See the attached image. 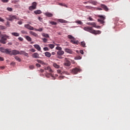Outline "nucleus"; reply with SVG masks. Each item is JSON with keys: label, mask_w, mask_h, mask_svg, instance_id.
<instances>
[{"label": "nucleus", "mask_w": 130, "mask_h": 130, "mask_svg": "<svg viewBox=\"0 0 130 130\" xmlns=\"http://www.w3.org/2000/svg\"><path fill=\"white\" fill-rule=\"evenodd\" d=\"M84 30L87 32H89L90 33H92V34H94L95 35H97V34H101V31L95 30L93 29L92 27H85L84 28Z\"/></svg>", "instance_id": "nucleus-1"}, {"label": "nucleus", "mask_w": 130, "mask_h": 130, "mask_svg": "<svg viewBox=\"0 0 130 130\" xmlns=\"http://www.w3.org/2000/svg\"><path fill=\"white\" fill-rule=\"evenodd\" d=\"M68 37L71 40L70 42L72 43V44H79V41H76L75 38L73 37V36L69 35Z\"/></svg>", "instance_id": "nucleus-2"}, {"label": "nucleus", "mask_w": 130, "mask_h": 130, "mask_svg": "<svg viewBox=\"0 0 130 130\" xmlns=\"http://www.w3.org/2000/svg\"><path fill=\"white\" fill-rule=\"evenodd\" d=\"M98 18H100V19L98 20V22H99V23H100V24H102L103 25H104V23H105V21H104V20H105L106 19L105 16L98 15Z\"/></svg>", "instance_id": "nucleus-3"}, {"label": "nucleus", "mask_w": 130, "mask_h": 130, "mask_svg": "<svg viewBox=\"0 0 130 130\" xmlns=\"http://www.w3.org/2000/svg\"><path fill=\"white\" fill-rule=\"evenodd\" d=\"M9 54L10 55H17V54H20V51L16 50H11V49H9Z\"/></svg>", "instance_id": "nucleus-4"}, {"label": "nucleus", "mask_w": 130, "mask_h": 130, "mask_svg": "<svg viewBox=\"0 0 130 130\" xmlns=\"http://www.w3.org/2000/svg\"><path fill=\"white\" fill-rule=\"evenodd\" d=\"M0 51L3 53H6V54H9L10 49H5L3 47H0Z\"/></svg>", "instance_id": "nucleus-5"}, {"label": "nucleus", "mask_w": 130, "mask_h": 130, "mask_svg": "<svg viewBox=\"0 0 130 130\" xmlns=\"http://www.w3.org/2000/svg\"><path fill=\"white\" fill-rule=\"evenodd\" d=\"M81 72V69L79 68H74L72 69V73H73L74 75H76L78 73H80Z\"/></svg>", "instance_id": "nucleus-6"}, {"label": "nucleus", "mask_w": 130, "mask_h": 130, "mask_svg": "<svg viewBox=\"0 0 130 130\" xmlns=\"http://www.w3.org/2000/svg\"><path fill=\"white\" fill-rule=\"evenodd\" d=\"M7 38L2 37L1 39H0V43H2V44H6L7 43Z\"/></svg>", "instance_id": "nucleus-7"}, {"label": "nucleus", "mask_w": 130, "mask_h": 130, "mask_svg": "<svg viewBox=\"0 0 130 130\" xmlns=\"http://www.w3.org/2000/svg\"><path fill=\"white\" fill-rule=\"evenodd\" d=\"M17 19V16L16 15H10L9 18L8 19L9 21H13L14 20Z\"/></svg>", "instance_id": "nucleus-8"}, {"label": "nucleus", "mask_w": 130, "mask_h": 130, "mask_svg": "<svg viewBox=\"0 0 130 130\" xmlns=\"http://www.w3.org/2000/svg\"><path fill=\"white\" fill-rule=\"evenodd\" d=\"M32 57L33 58H40V56H39V54L38 53H35L31 55Z\"/></svg>", "instance_id": "nucleus-9"}, {"label": "nucleus", "mask_w": 130, "mask_h": 130, "mask_svg": "<svg viewBox=\"0 0 130 130\" xmlns=\"http://www.w3.org/2000/svg\"><path fill=\"white\" fill-rule=\"evenodd\" d=\"M44 70L45 71H48V72H49V73H53V70H52V69H51V68H50V66L45 67Z\"/></svg>", "instance_id": "nucleus-10"}, {"label": "nucleus", "mask_w": 130, "mask_h": 130, "mask_svg": "<svg viewBox=\"0 0 130 130\" xmlns=\"http://www.w3.org/2000/svg\"><path fill=\"white\" fill-rule=\"evenodd\" d=\"M24 27L28 30H34V27H33V26H31V25H29V24L24 25Z\"/></svg>", "instance_id": "nucleus-11"}, {"label": "nucleus", "mask_w": 130, "mask_h": 130, "mask_svg": "<svg viewBox=\"0 0 130 130\" xmlns=\"http://www.w3.org/2000/svg\"><path fill=\"white\" fill-rule=\"evenodd\" d=\"M19 54H20V55L23 54V55H24L25 56H26L27 57H29V54H28L27 53H26L25 52V51H20L19 52Z\"/></svg>", "instance_id": "nucleus-12"}, {"label": "nucleus", "mask_w": 130, "mask_h": 130, "mask_svg": "<svg viewBox=\"0 0 130 130\" xmlns=\"http://www.w3.org/2000/svg\"><path fill=\"white\" fill-rule=\"evenodd\" d=\"M50 76H51V77H52L53 80H55V77H54V76H53V74H52V73H50L46 74V77L47 78H49Z\"/></svg>", "instance_id": "nucleus-13"}, {"label": "nucleus", "mask_w": 130, "mask_h": 130, "mask_svg": "<svg viewBox=\"0 0 130 130\" xmlns=\"http://www.w3.org/2000/svg\"><path fill=\"white\" fill-rule=\"evenodd\" d=\"M35 48H36V49H37V50H38V51H40V50H41V47H40V46L38 44H35L34 45Z\"/></svg>", "instance_id": "nucleus-14"}, {"label": "nucleus", "mask_w": 130, "mask_h": 130, "mask_svg": "<svg viewBox=\"0 0 130 130\" xmlns=\"http://www.w3.org/2000/svg\"><path fill=\"white\" fill-rule=\"evenodd\" d=\"M64 50H65V52H67V53H70V54H73V50H72V49H71L66 48Z\"/></svg>", "instance_id": "nucleus-15"}, {"label": "nucleus", "mask_w": 130, "mask_h": 130, "mask_svg": "<svg viewBox=\"0 0 130 130\" xmlns=\"http://www.w3.org/2000/svg\"><path fill=\"white\" fill-rule=\"evenodd\" d=\"M57 55H60V56L63 55V54H64V52L61 50L57 52Z\"/></svg>", "instance_id": "nucleus-16"}, {"label": "nucleus", "mask_w": 130, "mask_h": 130, "mask_svg": "<svg viewBox=\"0 0 130 130\" xmlns=\"http://www.w3.org/2000/svg\"><path fill=\"white\" fill-rule=\"evenodd\" d=\"M64 66H66V67H70V66H71V62L70 61L67 60L64 62Z\"/></svg>", "instance_id": "nucleus-17"}, {"label": "nucleus", "mask_w": 130, "mask_h": 130, "mask_svg": "<svg viewBox=\"0 0 130 130\" xmlns=\"http://www.w3.org/2000/svg\"><path fill=\"white\" fill-rule=\"evenodd\" d=\"M101 8H102V9H103L106 12H108V11L109 10L108 9V8L107 7V6H105V5L102 4L101 5Z\"/></svg>", "instance_id": "nucleus-18"}, {"label": "nucleus", "mask_w": 130, "mask_h": 130, "mask_svg": "<svg viewBox=\"0 0 130 130\" xmlns=\"http://www.w3.org/2000/svg\"><path fill=\"white\" fill-rule=\"evenodd\" d=\"M29 34H30V35L35 36V37H37L38 36V35L36 32L32 31H30Z\"/></svg>", "instance_id": "nucleus-19"}, {"label": "nucleus", "mask_w": 130, "mask_h": 130, "mask_svg": "<svg viewBox=\"0 0 130 130\" xmlns=\"http://www.w3.org/2000/svg\"><path fill=\"white\" fill-rule=\"evenodd\" d=\"M45 56H46V57H50L51 56V53L49 52H45Z\"/></svg>", "instance_id": "nucleus-20"}, {"label": "nucleus", "mask_w": 130, "mask_h": 130, "mask_svg": "<svg viewBox=\"0 0 130 130\" xmlns=\"http://www.w3.org/2000/svg\"><path fill=\"white\" fill-rule=\"evenodd\" d=\"M34 13L36 15H40V14H42V12H41L40 10H36L34 11Z\"/></svg>", "instance_id": "nucleus-21"}, {"label": "nucleus", "mask_w": 130, "mask_h": 130, "mask_svg": "<svg viewBox=\"0 0 130 130\" xmlns=\"http://www.w3.org/2000/svg\"><path fill=\"white\" fill-rule=\"evenodd\" d=\"M45 15L47 17H52V16H53V14H52V13H49V12L45 13Z\"/></svg>", "instance_id": "nucleus-22"}, {"label": "nucleus", "mask_w": 130, "mask_h": 130, "mask_svg": "<svg viewBox=\"0 0 130 130\" xmlns=\"http://www.w3.org/2000/svg\"><path fill=\"white\" fill-rule=\"evenodd\" d=\"M11 35L15 37H18V36H20V34L18 32H11Z\"/></svg>", "instance_id": "nucleus-23"}, {"label": "nucleus", "mask_w": 130, "mask_h": 130, "mask_svg": "<svg viewBox=\"0 0 130 130\" xmlns=\"http://www.w3.org/2000/svg\"><path fill=\"white\" fill-rule=\"evenodd\" d=\"M53 67H54V68L55 69H59V65L57 64L56 63H54L53 64Z\"/></svg>", "instance_id": "nucleus-24"}, {"label": "nucleus", "mask_w": 130, "mask_h": 130, "mask_svg": "<svg viewBox=\"0 0 130 130\" xmlns=\"http://www.w3.org/2000/svg\"><path fill=\"white\" fill-rule=\"evenodd\" d=\"M37 62H38L39 63H41V64H45V63L44 62V61L40 60V59H37Z\"/></svg>", "instance_id": "nucleus-25"}, {"label": "nucleus", "mask_w": 130, "mask_h": 130, "mask_svg": "<svg viewBox=\"0 0 130 130\" xmlns=\"http://www.w3.org/2000/svg\"><path fill=\"white\" fill-rule=\"evenodd\" d=\"M25 39H26V40H27V41H29V42L32 41V39L31 38V37L28 36H25Z\"/></svg>", "instance_id": "nucleus-26"}, {"label": "nucleus", "mask_w": 130, "mask_h": 130, "mask_svg": "<svg viewBox=\"0 0 130 130\" xmlns=\"http://www.w3.org/2000/svg\"><path fill=\"white\" fill-rule=\"evenodd\" d=\"M87 25H90V26H93V27L95 26V24H96V23L95 22H87L86 23Z\"/></svg>", "instance_id": "nucleus-27"}, {"label": "nucleus", "mask_w": 130, "mask_h": 130, "mask_svg": "<svg viewBox=\"0 0 130 130\" xmlns=\"http://www.w3.org/2000/svg\"><path fill=\"white\" fill-rule=\"evenodd\" d=\"M14 58L16 59V60H17V61H19V62H21V58H20V57H19V56H16Z\"/></svg>", "instance_id": "nucleus-28"}, {"label": "nucleus", "mask_w": 130, "mask_h": 130, "mask_svg": "<svg viewBox=\"0 0 130 130\" xmlns=\"http://www.w3.org/2000/svg\"><path fill=\"white\" fill-rule=\"evenodd\" d=\"M80 45L82 47H86V43L84 41L81 42Z\"/></svg>", "instance_id": "nucleus-29"}, {"label": "nucleus", "mask_w": 130, "mask_h": 130, "mask_svg": "<svg viewBox=\"0 0 130 130\" xmlns=\"http://www.w3.org/2000/svg\"><path fill=\"white\" fill-rule=\"evenodd\" d=\"M42 36L43 37H45L46 38H49V35H48L47 34L43 33L42 34Z\"/></svg>", "instance_id": "nucleus-30"}, {"label": "nucleus", "mask_w": 130, "mask_h": 130, "mask_svg": "<svg viewBox=\"0 0 130 130\" xmlns=\"http://www.w3.org/2000/svg\"><path fill=\"white\" fill-rule=\"evenodd\" d=\"M58 21L60 23H67V21H66V20H63V19H58Z\"/></svg>", "instance_id": "nucleus-31"}, {"label": "nucleus", "mask_w": 130, "mask_h": 130, "mask_svg": "<svg viewBox=\"0 0 130 130\" xmlns=\"http://www.w3.org/2000/svg\"><path fill=\"white\" fill-rule=\"evenodd\" d=\"M48 47H50L51 49H53L54 48V45L53 44H48Z\"/></svg>", "instance_id": "nucleus-32"}, {"label": "nucleus", "mask_w": 130, "mask_h": 130, "mask_svg": "<svg viewBox=\"0 0 130 130\" xmlns=\"http://www.w3.org/2000/svg\"><path fill=\"white\" fill-rule=\"evenodd\" d=\"M49 23L51 24V25H57V23L54 22V21H49Z\"/></svg>", "instance_id": "nucleus-33"}, {"label": "nucleus", "mask_w": 130, "mask_h": 130, "mask_svg": "<svg viewBox=\"0 0 130 130\" xmlns=\"http://www.w3.org/2000/svg\"><path fill=\"white\" fill-rule=\"evenodd\" d=\"M3 37H4V38H6V39H10L11 38L10 37V36L7 35H4L3 36Z\"/></svg>", "instance_id": "nucleus-34"}, {"label": "nucleus", "mask_w": 130, "mask_h": 130, "mask_svg": "<svg viewBox=\"0 0 130 130\" xmlns=\"http://www.w3.org/2000/svg\"><path fill=\"white\" fill-rule=\"evenodd\" d=\"M35 31H38L39 32H42V31H43V28H40L39 29H35Z\"/></svg>", "instance_id": "nucleus-35"}, {"label": "nucleus", "mask_w": 130, "mask_h": 130, "mask_svg": "<svg viewBox=\"0 0 130 130\" xmlns=\"http://www.w3.org/2000/svg\"><path fill=\"white\" fill-rule=\"evenodd\" d=\"M37 6V3H36V2H33V3H32V6L34 8H35L36 9Z\"/></svg>", "instance_id": "nucleus-36"}, {"label": "nucleus", "mask_w": 130, "mask_h": 130, "mask_svg": "<svg viewBox=\"0 0 130 130\" xmlns=\"http://www.w3.org/2000/svg\"><path fill=\"white\" fill-rule=\"evenodd\" d=\"M0 29H1V30H6V29H7V27L3 25H0Z\"/></svg>", "instance_id": "nucleus-37"}, {"label": "nucleus", "mask_w": 130, "mask_h": 130, "mask_svg": "<svg viewBox=\"0 0 130 130\" xmlns=\"http://www.w3.org/2000/svg\"><path fill=\"white\" fill-rule=\"evenodd\" d=\"M77 24H79V25H83V22L81 21L80 20H78L75 22Z\"/></svg>", "instance_id": "nucleus-38"}, {"label": "nucleus", "mask_w": 130, "mask_h": 130, "mask_svg": "<svg viewBox=\"0 0 130 130\" xmlns=\"http://www.w3.org/2000/svg\"><path fill=\"white\" fill-rule=\"evenodd\" d=\"M36 8L32 6H31L29 7V11H33V10H35Z\"/></svg>", "instance_id": "nucleus-39"}, {"label": "nucleus", "mask_w": 130, "mask_h": 130, "mask_svg": "<svg viewBox=\"0 0 130 130\" xmlns=\"http://www.w3.org/2000/svg\"><path fill=\"white\" fill-rule=\"evenodd\" d=\"M62 74H64L65 75H70V73H69L68 71H63V72L61 73V75H62Z\"/></svg>", "instance_id": "nucleus-40"}, {"label": "nucleus", "mask_w": 130, "mask_h": 130, "mask_svg": "<svg viewBox=\"0 0 130 130\" xmlns=\"http://www.w3.org/2000/svg\"><path fill=\"white\" fill-rule=\"evenodd\" d=\"M58 5L59 6H62V7H65V8H68V6L66 5L65 4L59 3Z\"/></svg>", "instance_id": "nucleus-41"}, {"label": "nucleus", "mask_w": 130, "mask_h": 130, "mask_svg": "<svg viewBox=\"0 0 130 130\" xmlns=\"http://www.w3.org/2000/svg\"><path fill=\"white\" fill-rule=\"evenodd\" d=\"M75 60L82 59V57H81L80 56H77L75 57Z\"/></svg>", "instance_id": "nucleus-42"}, {"label": "nucleus", "mask_w": 130, "mask_h": 130, "mask_svg": "<svg viewBox=\"0 0 130 130\" xmlns=\"http://www.w3.org/2000/svg\"><path fill=\"white\" fill-rule=\"evenodd\" d=\"M7 10H8L9 11V12H12L13 11V8H10V7H8L7 8Z\"/></svg>", "instance_id": "nucleus-43"}, {"label": "nucleus", "mask_w": 130, "mask_h": 130, "mask_svg": "<svg viewBox=\"0 0 130 130\" xmlns=\"http://www.w3.org/2000/svg\"><path fill=\"white\" fill-rule=\"evenodd\" d=\"M56 49L57 50L60 51V50H61V49H62V48H61V47H60L57 46V47H56Z\"/></svg>", "instance_id": "nucleus-44"}, {"label": "nucleus", "mask_w": 130, "mask_h": 130, "mask_svg": "<svg viewBox=\"0 0 130 130\" xmlns=\"http://www.w3.org/2000/svg\"><path fill=\"white\" fill-rule=\"evenodd\" d=\"M43 50L44 51H49V49L47 47H44L43 48Z\"/></svg>", "instance_id": "nucleus-45"}, {"label": "nucleus", "mask_w": 130, "mask_h": 130, "mask_svg": "<svg viewBox=\"0 0 130 130\" xmlns=\"http://www.w3.org/2000/svg\"><path fill=\"white\" fill-rule=\"evenodd\" d=\"M42 39L43 42H44L45 43H46V42H47V39H46V38H42Z\"/></svg>", "instance_id": "nucleus-46"}, {"label": "nucleus", "mask_w": 130, "mask_h": 130, "mask_svg": "<svg viewBox=\"0 0 130 130\" xmlns=\"http://www.w3.org/2000/svg\"><path fill=\"white\" fill-rule=\"evenodd\" d=\"M29 51H31V52H35V51H36V50L34 48H31L29 50Z\"/></svg>", "instance_id": "nucleus-47"}, {"label": "nucleus", "mask_w": 130, "mask_h": 130, "mask_svg": "<svg viewBox=\"0 0 130 130\" xmlns=\"http://www.w3.org/2000/svg\"><path fill=\"white\" fill-rule=\"evenodd\" d=\"M92 5H94V6H96L97 5V2L96 1H93L92 3H91Z\"/></svg>", "instance_id": "nucleus-48"}, {"label": "nucleus", "mask_w": 130, "mask_h": 130, "mask_svg": "<svg viewBox=\"0 0 130 130\" xmlns=\"http://www.w3.org/2000/svg\"><path fill=\"white\" fill-rule=\"evenodd\" d=\"M18 40H19V41H23L24 40V39H23V38L19 37L18 38Z\"/></svg>", "instance_id": "nucleus-49"}, {"label": "nucleus", "mask_w": 130, "mask_h": 130, "mask_svg": "<svg viewBox=\"0 0 130 130\" xmlns=\"http://www.w3.org/2000/svg\"><path fill=\"white\" fill-rule=\"evenodd\" d=\"M29 69H30V70H33V69H34V66H33V65H31V66H30L29 67Z\"/></svg>", "instance_id": "nucleus-50"}, {"label": "nucleus", "mask_w": 130, "mask_h": 130, "mask_svg": "<svg viewBox=\"0 0 130 130\" xmlns=\"http://www.w3.org/2000/svg\"><path fill=\"white\" fill-rule=\"evenodd\" d=\"M36 67H37V68H41V65H40V64H39V63H36Z\"/></svg>", "instance_id": "nucleus-51"}, {"label": "nucleus", "mask_w": 130, "mask_h": 130, "mask_svg": "<svg viewBox=\"0 0 130 130\" xmlns=\"http://www.w3.org/2000/svg\"><path fill=\"white\" fill-rule=\"evenodd\" d=\"M58 79H59V80H63V79H64V76H59V77H58Z\"/></svg>", "instance_id": "nucleus-52"}, {"label": "nucleus", "mask_w": 130, "mask_h": 130, "mask_svg": "<svg viewBox=\"0 0 130 130\" xmlns=\"http://www.w3.org/2000/svg\"><path fill=\"white\" fill-rule=\"evenodd\" d=\"M94 28H97L98 29H99L101 28V26L99 25H96V23L95 24V26H94Z\"/></svg>", "instance_id": "nucleus-53"}, {"label": "nucleus", "mask_w": 130, "mask_h": 130, "mask_svg": "<svg viewBox=\"0 0 130 130\" xmlns=\"http://www.w3.org/2000/svg\"><path fill=\"white\" fill-rule=\"evenodd\" d=\"M2 3H9V0H1Z\"/></svg>", "instance_id": "nucleus-54"}, {"label": "nucleus", "mask_w": 130, "mask_h": 130, "mask_svg": "<svg viewBox=\"0 0 130 130\" xmlns=\"http://www.w3.org/2000/svg\"><path fill=\"white\" fill-rule=\"evenodd\" d=\"M6 26H7V27H10V26H11V24H10V22H7Z\"/></svg>", "instance_id": "nucleus-55"}, {"label": "nucleus", "mask_w": 130, "mask_h": 130, "mask_svg": "<svg viewBox=\"0 0 130 130\" xmlns=\"http://www.w3.org/2000/svg\"><path fill=\"white\" fill-rule=\"evenodd\" d=\"M21 33L22 34H27V31H26L25 30H21Z\"/></svg>", "instance_id": "nucleus-56"}, {"label": "nucleus", "mask_w": 130, "mask_h": 130, "mask_svg": "<svg viewBox=\"0 0 130 130\" xmlns=\"http://www.w3.org/2000/svg\"><path fill=\"white\" fill-rule=\"evenodd\" d=\"M0 22H2V23H4V22H5V20L2 18V17H0Z\"/></svg>", "instance_id": "nucleus-57"}, {"label": "nucleus", "mask_w": 130, "mask_h": 130, "mask_svg": "<svg viewBox=\"0 0 130 130\" xmlns=\"http://www.w3.org/2000/svg\"><path fill=\"white\" fill-rule=\"evenodd\" d=\"M57 72L58 74H61V71L60 70H57Z\"/></svg>", "instance_id": "nucleus-58"}, {"label": "nucleus", "mask_w": 130, "mask_h": 130, "mask_svg": "<svg viewBox=\"0 0 130 130\" xmlns=\"http://www.w3.org/2000/svg\"><path fill=\"white\" fill-rule=\"evenodd\" d=\"M0 61H4V57H0Z\"/></svg>", "instance_id": "nucleus-59"}, {"label": "nucleus", "mask_w": 130, "mask_h": 130, "mask_svg": "<svg viewBox=\"0 0 130 130\" xmlns=\"http://www.w3.org/2000/svg\"><path fill=\"white\" fill-rule=\"evenodd\" d=\"M18 24L19 25H22V22L21 21H19L18 22Z\"/></svg>", "instance_id": "nucleus-60"}, {"label": "nucleus", "mask_w": 130, "mask_h": 130, "mask_svg": "<svg viewBox=\"0 0 130 130\" xmlns=\"http://www.w3.org/2000/svg\"><path fill=\"white\" fill-rule=\"evenodd\" d=\"M40 72L41 73H44V70H43V69H40Z\"/></svg>", "instance_id": "nucleus-61"}, {"label": "nucleus", "mask_w": 130, "mask_h": 130, "mask_svg": "<svg viewBox=\"0 0 130 130\" xmlns=\"http://www.w3.org/2000/svg\"><path fill=\"white\" fill-rule=\"evenodd\" d=\"M5 67H0V70H5Z\"/></svg>", "instance_id": "nucleus-62"}, {"label": "nucleus", "mask_w": 130, "mask_h": 130, "mask_svg": "<svg viewBox=\"0 0 130 130\" xmlns=\"http://www.w3.org/2000/svg\"><path fill=\"white\" fill-rule=\"evenodd\" d=\"M86 9H92V7L91 6H86Z\"/></svg>", "instance_id": "nucleus-63"}, {"label": "nucleus", "mask_w": 130, "mask_h": 130, "mask_svg": "<svg viewBox=\"0 0 130 130\" xmlns=\"http://www.w3.org/2000/svg\"><path fill=\"white\" fill-rule=\"evenodd\" d=\"M38 19H39V20L40 21V22H41V21H42V18H41V17H39Z\"/></svg>", "instance_id": "nucleus-64"}]
</instances>
